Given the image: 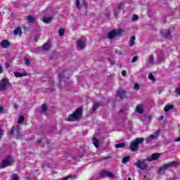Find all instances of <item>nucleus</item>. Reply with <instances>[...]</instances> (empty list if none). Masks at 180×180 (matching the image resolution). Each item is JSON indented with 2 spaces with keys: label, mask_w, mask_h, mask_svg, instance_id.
I'll return each mask as SVG.
<instances>
[{
  "label": "nucleus",
  "mask_w": 180,
  "mask_h": 180,
  "mask_svg": "<svg viewBox=\"0 0 180 180\" xmlns=\"http://www.w3.org/2000/svg\"><path fill=\"white\" fill-rule=\"evenodd\" d=\"M104 160H106V158H104Z\"/></svg>",
  "instance_id": "774afa93"
},
{
  "label": "nucleus",
  "mask_w": 180,
  "mask_h": 180,
  "mask_svg": "<svg viewBox=\"0 0 180 180\" xmlns=\"http://www.w3.org/2000/svg\"><path fill=\"white\" fill-rule=\"evenodd\" d=\"M37 144H41V139L37 141Z\"/></svg>",
  "instance_id": "4d7b16f0"
},
{
  "label": "nucleus",
  "mask_w": 180,
  "mask_h": 180,
  "mask_svg": "<svg viewBox=\"0 0 180 180\" xmlns=\"http://www.w3.org/2000/svg\"><path fill=\"white\" fill-rule=\"evenodd\" d=\"M83 5H84V6H86V3L85 1H84V2H83Z\"/></svg>",
  "instance_id": "680f3d73"
},
{
  "label": "nucleus",
  "mask_w": 180,
  "mask_h": 180,
  "mask_svg": "<svg viewBox=\"0 0 180 180\" xmlns=\"http://www.w3.org/2000/svg\"><path fill=\"white\" fill-rule=\"evenodd\" d=\"M77 47L79 50L85 49V43L81 40L77 41Z\"/></svg>",
  "instance_id": "dca6fc26"
},
{
  "label": "nucleus",
  "mask_w": 180,
  "mask_h": 180,
  "mask_svg": "<svg viewBox=\"0 0 180 180\" xmlns=\"http://www.w3.org/2000/svg\"><path fill=\"white\" fill-rule=\"evenodd\" d=\"M148 64H150L151 65H154V56L153 55H149Z\"/></svg>",
  "instance_id": "5701e85b"
},
{
  "label": "nucleus",
  "mask_w": 180,
  "mask_h": 180,
  "mask_svg": "<svg viewBox=\"0 0 180 180\" xmlns=\"http://www.w3.org/2000/svg\"><path fill=\"white\" fill-rule=\"evenodd\" d=\"M179 86H180V83L179 84Z\"/></svg>",
  "instance_id": "338daca9"
},
{
  "label": "nucleus",
  "mask_w": 180,
  "mask_h": 180,
  "mask_svg": "<svg viewBox=\"0 0 180 180\" xmlns=\"http://www.w3.org/2000/svg\"><path fill=\"white\" fill-rule=\"evenodd\" d=\"M12 180H19V175L18 174H13L11 175Z\"/></svg>",
  "instance_id": "72a5a7b5"
},
{
  "label": "nucleus",
  "mask_w": 180,
  "mask_h": 180,
  "mask_svg": "<svg viewBox=\"0 0 180 180\" xmlns=\"http://www.w3.org/2000/svg\"><path fill=\"white\" fill-rule=\"evenodd\" d=\"M66 72H68V70H63L60 75H59V84L60 86H61V84L63 82L65 84L68 79H70V76L67 75Z\"/></svg>",
  "instance_id": "423d86ee"
},
{
  "label": "nucleus",
  "mask_w": 180,
  "mask_h": 180,
  "mask_svg": "<svg viewBox=\"0 0 180 180\" xmlns=\"http://www.w3.org/2000/svg\"><path fill=\"white\" fill-rule=\"evenodd\" d=\"M160 156L161 154L160 153H153L150 155V158H146V161H148V162H151V161H155L158 160V158H160Z\"/></svg>",
  "instance_id": "9b49d317"
},
{
  "label": "nucleus",
  "mask_w": 180,
  "mask_h": 180,
  "mask_svg": "<svg viewBox=\"0 0 180 180\" xmlns=\"http://www.w3.org/2000/svg\"><path fill=\"white\" fill-rule=\"evenodd\" d=\"M77 175H73V176L69 175L63 178L62 180L75 179H77Z\"/></svg>",
  "instance_id": "cd10ccee"
},
{
  "label": "nucleus",
  "mask_w": 180,
  "mask_h": 180,
  "mask_svg": "<svg viewBox=\"0 0 180 180\" xmlns=\"http://www.w3.org/2000/svg\"><path fill=\"white\" fill-rule=\"evenodd\" d=\"M100 176L105 178L108 177L111 178L112 179H115V174L108 170H101L99 173Z\"/></svg>",
  "instance_id": "9d476101"
},
{
  "label": "nucleus",
  "mask_w": 180,
  "mask_h": 180,
  "mask_svg": "<svg viewBox=\"0 0 180 180\" xmlns=\"http://www.w3.org/2000/svg\"><path fill=\"white\" fill-rule=\"evenodd\" d=\"M137 60H139V56H136L131 59V63H134Z\"/></svg>",
  "instance_id": "ea45409f"
},
{
  "label": "nucleus",
  "mask_w": 180,
  "mask_h": 180,
  "mask_svg": "<svg viewBox=\"0 0 180 180\" xmlns=\"http://www.w3.org/2000/svg\"><path fill=\"white\" fill-rule=\"evenodd\" d=\"M138 19H139V16L137 15L134 14L132 17V21L134 22L136 20H138Z\"/></svg>",
  "instance_id": "79ce46f5"
},
{
  "label": "nucleus",
  "mask_w": 180,
  "mask_h": 180,
  "mask_svg": "<svg viewBox=\"0 0 180 180\" xmlns=\"http://www.w3.org/2000/svg\"><path fill=\"white\" fill-rule=\"evenodd\" d=\"M143 141H144V138H136L134 141L131 143L130 150L132 151H137L139 150V145L143 144Z\"/></svg>",
  "instance_id": "f03ea898"
},
{
  "label": "nucleus",
  "mask_w": 180,
  "mask_h": 180,
  "mask_svg": "<svg viewBox=\"0 0 180 180\" xmlns=\"http://www.w3.org/2000/svg\"><path fill=\"white\" fill-rule=\"evenodd\" d=\"M127 72H126V70H122V77H126Z\"/></svg>",
  "instance_id": "49530a36"
},
{
  "label": "nucleus",
  "mask_w": 180,
  "mask_h": 180,
  "mask_svg": "<svg viewBox=\"0 0 180 180\" xmlns=\"http://www.w3.org/2000/svg\"><path fill=\"white\" fill-rule=\"evenodd\" d=\"M100 106H101V103H94L93 105V112H95L96 109H98V108H99Z\"/></svg>",
  "instance_id": "2f4dec72"
},
{
  "label": "nucleus",
  "mask_w": 180,
  "mask_h": 180,
  "mask_svg": "<svg viewBox=\"0 0 180 180\" xmlns=\"http://www.w3.org/2000/svg\"><path fill=\"white\" fill-rule=\"evenodd\" d=\"M129 161H130V156H127L123 158L122 162V164H126L129 162Z\"/></svg>",
  "instance_id": "c756f323"
},
{
  "label": "nucleus",
  "mask_w": 180,
  "mask_h": 180,
  "mask_svg": "<svg viewBox=\"0 0 180 180\" xmlns=\"http://www.w3.org/2000/svg\"><path fill=\"white\" fill-rule=\"evenodd\" d=\"M176 93L177 94V95H179L180 96V89L179 88H177L176 89Z\"/></svg>",
  "instance_id": "09e8293b"
},
{
  "label": "nucleus",
  "mask_w": 180,
  "mask_h": 180,
  "mask_svg": "<svg viewBox=\"0 0 180 180\" xmlns=\"http://www.w3.org/2000/svg\"><path fill=\"white\" fill-rule=\"evenodd\" d=\"M148 78L149 79H151V81L155 80V78L154 77V75H153V73H149Z\"/></svg>",
  "instance_id": "58836bf2"
},
{
  "label": "nucleus",
  "mask_w": 180,
  "mask_h": 180,
  "mask_svg": "<svg viewBox=\"0 0 180 180\" xmlns=\"http://www.w3.org/2000/svg\"><path fill=\"white\" fill-rule=\"evenodd\" d=\"M51 47V46H50V44H45L43 46L42 49H43V50H44L45 51H49V50H50Z\"/></svg>",
  "instance_id": "c85d7f7f"
},
{
  "label": "nucleus",
  "mask_w": 180,
  "mask_h": 180,
  "mask_svg": "<svg viewBox=\"0 0 180 180\" xmlns=\"http://www.w3.org/2000/svg\"><path fill=\"white\" fill-rule=\"evenodd\" d=\"M166 165L167 166V168H175L176 167H179V162L176 161H173L172 162L166 164Z\"/></svg>",
  "instance_id": "4468645a"
},
{
  "label": "nucleus",
  "mask_w": 180,
  "mask_h": 180,
  "mask_svg": "<svg viewBox=\"0 0 180 180\" xmlns=\"http://www.w3.org/2000/svg\"><path fill=\"white\" fill-rule=\"evenodd\" d=\"M173 109H175V105H167L164 108V111L167 113V112H169L170 110H172Z\"/></svg>",
  "instance_id": "6ab92c4d"
},
{
  "label": "nucleus",
  "mask_w": 180,
  "mask_h": 180,
  "mask_svg": "<svg viewBox=\"0 0 180 180\" xmlns=\"http://www.w3.org/2000/svg\"><path fill=\"white\" fill-rule=\"evenodd\" d=\"M176 141H180V137L177 138Z\"/></svg>",
  "instance_id": "bf43d9fd"
},
{
  "label": "nucleus",
  "mask_w": 180,
  "mask_h": 180,
  "mask_svg": "<svg viewBox=\"0 0 180 180\" xmlns=\"http://www.w3.org/2000/svg\"><path fill=\"white\" fill-rule=\"evenodd\" d=\"M146 161H147V159L138 160L134 163V165L136 167V168H139V169H147L148 168V165L146 163Z\"/></svg>",
  "instance_id": "20e7f679"
},
{
  "label": "nucleus",
  "mask_w": 180,
  "mask_h": 180,
  "mask_svg": "<svg viewBox=\"0 0 180 180\" xmlns=\"http://www.w3.org/2000/svg\"><path fill=\"white\" fill-rule=\"evenodd\" d=\"M41 113H46L47 112V105L43 104L41 110Z\"/></svg>",
  "instance_id": "7c9ffc66"
},
{
  "label": "nucleus",
  "mask_w": 180,
  "mask_h": 180,
  "mask_svg": "<svg viewBox=\"0 0 180 180\" xmlns=\"http://www.w3.org/2000/svg\"><path fill=\"white\" fill-rule=\"evenodd\" d=\"M72 158L75 159V161H78V160H79V158L78 157H73Z\"/></svg>",
  "instance_id": "864d4df0"
},
{
  "label": "nucleus",
  "mask_w": 180,
  "mask_h": 180,
  "mask_svg": "<svg viewBox=\"0 0 180 180\" xmlns=\"http://www.w3.org/2000/svg\"><path fill=\"white\" fill-rule=\"evenodd\" d=\"M128 180H131V178L129 177V178H128Z\"/></svg>",
  "instance_id": "e2e57ef3"
},
{
  "label": "nucleus",
  "mask_w": 180,
  "mask_h": 180,
  "mask_svg": "<svg viewBox=\"0 0 180 180\" xmlns=\"http://www.w3.org/2000/svg\"><path fill=\"white\" fill-rule=\"evenodd\" d=\"M25 121V117L23 115H21L19 119H18V123H23V122Z\"/></svg>",
  "instance_id": "e433bc0d"
},
{
  "label": "nucleus",
  "mask_w": 180,
  "mask_h": 180,
  "mask_svg": "<svg viewBox=\"0 0 180 180\" xmlns=\"http://www.w3.org/2000/svg\"><path fill=\"white\" fill-rule=\"evenodd\" d=\"M15 77H16L17 78H20L22 77H26L27 75V73L24 72V73H21L19 72H13Z\"/></svg>",
  "instance_id": "412c9836"
},
{
  "label": "nucleus",
  "mask_w": 180,
  "mask_h": 180,
  "mask_svg": "<svg viewBox=\"0 0 180 180\" xmlns=\"http://www.w3.org/2000/svg\"><path fill=\"white\" fill-rule=\"evenodd\" d=\"M11 46V44H9V41L8 40H4L1 43V46L4 49H8Z\"/></svg>",
  "instance_id": "aec40b11"
},
{
  "label": "nucleus",
  "mask_w": 180,
  "mask_h": 180,
  "mask_svg": "<svg viewBox=\"0 0 180 180\" xmlns=\"http://www.w3.org/2000/svg\"><path fill=\"white\" fill-rule=\"evenodd\" d=\"M116 94L118 98H120V99L126 98V91H124V90H117Z\"/></svg>",
  "instance_id": "ddd939ff"
},
{
  "label": "nucleus",
  "mask_w": 180,
  "mask_h": 180,
  "mask_svg": "<svg viewBox=\"0 0 180 180\" xmlns=\"http://www.w3.org/2000/svg\"><path fill=\"white\" fill-rule=\"evenodd\" d=\"M163 61H165V58L162 55H158L156 58L155 63L156 64H161V63H163Z\"/></svg>",
  "instance_id": "2eb2a0df"
},
{
  "label": "nucleus",
  "mask_w": 180,
  "mask_h": 180,
  "mask_svg": "<svg viewBox=\"0 0 180 180\" xmlns=\"http://www.w3.org/2000/svg\"><path fill=\"white\" fill-rule=\"evenodd\" d=\"M161 134V129H158L153 134H150L146 139V144H150V143L154 141L155 139H158V136Z\"/></svg>",
  "instance_id": "39448f33"
},
{
  "label": "nucleus",
  "mask_w": 180,
  "mask_h": 180,
  "mask_svg": "<svg viewBox=\"0 0 180 180\" xmlns=\"http://www.w3.org/2000/svg\"><path fill=\"white\" fill-rule=\"evenodd\" d=\"M136 112L137 113H143V112H144L143 110V105H139L137 107H136Z\"/></svg>",
  "instance_id": "a878e982"
},
{
  "label": "nucleus",
  "mask_w": 180,
  "mask_h": 180,
  "mask_svg": "<svg viewBox=\"0 0 180 180\" xmlns=\"http://www.w3.org/2000/svg\"><path fill=\"white\" fill-rule=\"evenodd\" d=\"M82 115V108H77L72 114L70 115L67 120L68 122H75V120H79L81 119V116Z\"/></svg>",
  "instance_id": "f257e3e1"
},
{
  "label": "nucleus",
  "mask_w": 180,
  "mask_h": 180,
  "mask_svg": "<svg viewBox=\"0 0 180 180\" xmlns=\"http://www.w3.org/2000/svg\"><path fill=\"white\" fill-rule=\"evenodd\" d=\"M12 84L9 82V79L6 77L4 78L0 81V91L4 92V91H6L8 88H11Z\"/></svg>",
  "instance_id": "7ed1b4c3"
},
{
  "label": "nucleus",
  "mask_w": 180,
  "mask_h": 180,
  "mask_svg": "<svg viewBox=\"0 0 180 180\" xmlns=\"http://www.w3.org/2000/svg\"><path fill=\"white\" fill-rule=\"evenodd\" d=\"M28 23H34V21L36 20V18L33 15H28L27 17Z\"/></svg>",
  "instance_id": "4be33fe9"
},
{
  "label": "nucleus",
  "mask_w": 180,
  "mask_h": 180,
  "mask_svg": "<svg viewBox=\"0 0 180 180\" xmlns=\"http://www.w3.org/2000/svg\"><path fill=\"white\" fill-rule=\"evenodd\" d=\"M64 33H65V30L63 28H60L58 31L59 36L63 37L64 36Z\"/></svg>",
  "instance_id": "473e14b6"
},
{
  "label": "nucleus",
  "mask_w": 180,
  "mask_h": 180,
  "mask_svg": "<svg viewBox=\"0 0 180 180\" xmlns=\"http://www.w3.org/2000/svg\"><path fill=\"white\" fill-rule=\"evenodd\" d=\"M134 88L136 89V91H139L140 89V84L135 83L134 84Z\"/></svg>",
  "instance_id": "4c0bfd02"
},
{
  "label": "nucleus",
  "mask_w": 180,
  "mask_h": 180,
  "mask_svg": "<svg viewBox=\"0 0 180 180\" xmlns=\"http://www.w3.org/2000/svg\"><path fill=\"white\" fill-rule=\"evenodd\" d=\"M145 117L149 120H153V117L151 115H145Z\"/></svg>",
  "instance_id": "c03bdc74"
},
{
  "label": "nucleus",
  "mask_w": 180,
  "mask_h": 180,
  "mask_svg": "<svg viewBox=\"0 0 180 180\" xmlns=\"http://www.w3.org/2000/svg\"><path fill=\"white\" fill-rule=\"evenodd\" d=\"M11 134H15L16 139H22V135L20 134V127L19 126L13 127L11 130Z\"/></svg>",
  "instance_id": "6e6552de"
},
{
  "label": "nucleus",
  "mask_w": 180,
  "mask_h": 180,
  "mask_svg": "<svg viewBox=\"0 0 180 180\" xmlns=\"http://www.w3.org/2000/svg\"><path fill=\"white\" fill-rule=\"evenodd\" d=\"M118 15H119V13H115V15L116 16V18H117V16H118Z\"/></svg>",
  "instance_id": "13d9d810"
},
{
  "label": "nucleus",
  "mask_w": 180,
  "mask_h": 180,
  "mask_svg": "<svg viewBox=\"0 0 180 180\" xmlns=\"http://www.w3.org/2000/svg\"><path fill=\"white\" fill-rule=\"evenodd\" d=\"M47 146L48 147H51L53 146V143H51V142H47Z\"/></svg>",
  "instance_id": "3c124183"
},
{
  "label": "nucleus",
  "mask_w": 180,
  "mask_h": 180,
  "mask_svg": "<svg viewBox=\"0 0 180 180\" xmlns=\"http://www.w3.org/2000/svg\"><path fill=\"white\" fill-rule=\"evenodd\" d=\"M117 36H122V30H112L108 34L110 40L115 39V37H117Z\"/></svg>",
  "instance_id": "0eeeda50"
},
{
  "label": "nucleus",
  "mask_w": 180,
  "mask_h": 180,
  "mask_svg": "<svg viewBox=\"0 0 180 180\" xmlns=\"http://www.w3.org/2000/svg\"><path fill=\"white\" fill-rule=\"evenodd\" d=\"M134 41H136V37L132 36L129 40V47H133V46H134Z\"/></svg>",
  "instance_id": "393cba45"
},
{
  "label": "nucleus",
  "mask_w": 180,
  "mask_h": 180,
  "mask_svg": "<svg viewBox=\"0 0 180 180\" xmlns=\"http://www.w3.org/2000/svg\"><path fill=\"white\" fill-rule=\"evenodd\" d=\"M160 33H161L162 36H163V37H165V39H171V37H172L171 32L168 30H163L160 31Z\"/></svg>",
  "instance_id": "f8f14e48"
},
{
  "label": "nucleus",
  "mask_w": 180,
  "mask_h": 180,
  "mask_svg": "<svg viewBox=\"0 0 180 180\" xmlns=\"http://www.w3.org/2000/svg\"><path fill=\"white\" fill-rule=\"evenodd\" d=\"M166 169H168V166H167V164L159 167L158 172V174H164V172H165Z\"/></svg>",
  "instance_id": "a211bd4d"
},
{
  "label": "nucleus",
  "mask_w": 180,
  "mask_h": 180,
  "mask_svg": "<svg viewBox=\"0 0 180 180\" xmlns=\"http://www.w3.org/2000/svg\"><path fill=\"white\" fill-rule=\"evenodd\" d=\"M53 19H54V15L50 17H44L42 19V22H44V23H51Z\"/></svg>",
  "instance_id": "f3484780"
},
{
  "label": "nucleus",
  "mask_w": 180,
  "mask_h": 180,
  "mask_svg": "<svg viewBox=\"0 0 180 180\" xmlns=\"http://www.w3.org/2000/svg\"><path fill=\"white\" fill-rule=\"evenodd\" d=\"M108 61H109V63H110L111 65H115V60L109 58Z\"/></svg>",
  "instance_id": "a18cd8bd"
},
{
  "label": "nucleus",
  "mask_w": 180,
  "mask_h": 180,
  "mask_svg": "<svg viewBox=\"0 0 180 180\" xmlns=\"http://www.w3.org/2000/svg\"><path fill=\"white\" fill-rule=\"evenodd\" d=\"M2 71H4V68H2V66H0V74H1Z\"/></svg>",
  "instance_id": "6e6d98bb"
},
{
  "label": "nucleus",
  "mask_w": 180,
  "mask_h": 180,
  "mask_svg": "<svg viewBox=\"0 0 180 180\" xmlns=\"http://www.w3.org/2000/svg\"><path fill=\"white\" fill-rule=\"evenodd\" d=\"M146 178H147V176L144 175L143 176V180H146Z\"/></svg>",
  "instance_id": "052dcab7"
},
{
  "label": "nucleus",
  "mask_w": 180,
  "mask_h": 180,
  "mask_svg": "<svg viewBox=\"0 0 180 180\" xmlns=\"http://www.w3.org/2000/svg\"><path fill=\"white\" fill-rule=\"evenodd\" d=\"M82 155H81L79 156V158H82Z\"/></svg>",
  "instance_id": "69168bd1"
},
{
  "label": "nucleus",
  "mask_w": 180,
  "mask_h": 180,
  "mask_svg": "<svg viewBox=\"0 0 180 180\" xmlns=\"http://www.w3.org/2000/svg\"><path fill=\"white\" fill-rule=\"evenodd\" d=\"M92 143H93L94 146H96V148H98V147H99V141L96 138L93 137Z\"/></svg>",
  "instance_id": "b1692460"
},
{
  "label": "nucleus",
  "mask_w": 180,
  "mask_h": 180,
  "mask_svg": "<svg viewBox=\"0 0 180 180\" xmlns=\"http://www.w3.org/2000/svg\"><path fill=\"white\" fill-rule=\"evenodd\" d=\"M20 33H22V30H20V28L18 27L14 30V34H20Z\"/></svg>",
  "instance_id": "f704fd0d"
},
{
  "label": "nucleus",
  "mask_w": 180,
  "mask_h": 180,
  "mask_svg": "<svg viewBox=\"0 0 180 180\" xmlns=\"http://www.w3.org/2000/svg\"><path fill=\"white\" fill-rule=\"evenodd\" d=\"M2 133H3V131L2 129H0V139H2Z\"/></svg>",
  "instance_id": "603ef678"
},
{
  "label": "nucleus",
  "mask_w": 180,
  "mask_h": 180,
  "mask_svg": "<svg viewBox=\"0 0 180 180\" xmlns=\"http://www.w3.org/2000/svg\"><path fill=\"white\" fill-rule=\"evenodd\" d=\"M14 109L16 110L18 109H19V105L16 103H14Z\"/></svg>",
  "instance_id": "de8ad7c7"
},
{
  "label": "nucleus",
  "mask_w": 180,
  "mask_h": 180,
  "mask_svg": "<svg viewBox=\"0 0 180 180\" xmlns=\"http://www.w3.org/2000/svg\"><path fill=\"white\" fill-rule=\"evenodd\" d=\"M24 61H25V63L27 65H29V64H30V60H29V58H24Z\"/></svg>",
  "instance_id": "a19ab883"
},
{
  "label": "nucleus",
  "mask_w": 180,
  "mask_h": 180,
  "mask_svg": "<svg viewBox=\"0 0 180 180\" xmlns=\"http://www.w3.org/2000/svg\"><path fill=\"white\" fill-rule=\"evenodd\" d=\"M76 6H77V8H78V9H79V8H81V4L79 3V0H76Z\"/></svg>",
  "instance_id": "37998d69"
},
{
  "label": "nucleus",
  "mask_w": 180,
  "mask_h": 180,
  "mask_svg": "<svg viewBox=\"0 0 180 180\" xmlns=\"http://www.w3.org/2000/svg\"><path fill=\"white\" fill-rule=\"evenodd\" d=\"M159 120H164V116H160L159 117Z\"/></svg>",
  "instance_id": "5fc2aeb1"
},
{
  "label": "nucleus",
  "mask_w": 180,
  "mask_h": 180,
  "mask_svg": "<svg viewBox=\"0 0 180 180\" xmlns=\"http://www.w3.org/2000/svg\"><path fill=\"white\" fill-rule=\"evenodd\" d=\"M34 40H35V41H37V38H35Z\"/></svg>",
  "instance_id": "0e129e2a"
},
{
  "label": "nucleus",
  "mask_w": 180,
  "mask_h": 180,
  "mask_svg": "<svg viewBox=\"0 0 180 180\" xmlns=\"http://www.w3.org/2000/svg\"><path fill=\"white\" fill-rule=\"evenodd\" d=\"M4 113V107L0 106V114Z\"/></svg>",
  "instance_id": "8fccbe9b"
},
{
  "label": "nucleus",
  "mask_w": 180,
  "mask_h": 180,
  "mask_svg": "<svg viewBox=\"0 0 180 180\" xmlns=\"http://www.w3.org/2000/svg\"><path fill=\"white\" fill-rule=\"evenodd\" d=\"M124 8V4L123 3H120L118 5H117V9L119 11L123 9Z\"/></svg>",
  "instance_id": "c9c22d12"
},
{
  "label": "nucleus",
  "mask_w": 180,
  "mask_h": 180,
  "mask_svg": "<svg viewBox=\"0 0 180 180\" xmlns=\"http://www.w3.org/2000/svg\"><path fill=\"white\" fill-rule=\"evenodd\" d=\"M12 162H13V160H12L11 157H8L5 160H2L0 167L1 168H6V167L11 165Z\"/></svg>",
  "instance_id": "1a4fd4ad"
},
{
  "label": "nucleus",
  "mask_w": 180,
  "mask_h": 180,
  "mask_svg": "<svg viewBox=\"0 0 180 180\" xmlns=\"http://www.w3.org/2000/svg\"><path fill=\"white\" fill-rule=\"evenodd\" d=\"M124 147H126L125 143H117L115 145V148H124Z\"/></svg>",
  "instance_id": "bb28decb"
}]
</instances>
